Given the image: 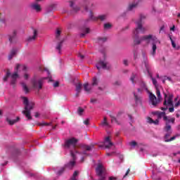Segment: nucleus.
<instances>
[{
    "label": "nucleus",
    "instance_id": "nucleus-15",
    "mask_svg": "<svg viewBox=\"0 0 180 180\" xmlns=\"http://www.w3.org/2000/svg\"><path fill=\"white\" fill-rule=\"evenodd\" d=\"M36 39H37V30L34 29L33 30V35L28 37L27 40V41H34V40H36Z\"/></svg>",
    "mask_w": 180,
    "mask_h": 180
},
{
    "label": "nucleus",
    "instance_id": "nucleus-57",
    "mask_svg": "<svg viewBox=\"0 0 180 180\" xmlns=\"http://www.w3.org/2000/svg\"><path fill=\"white\" fill-rule=\"evenodd\" d=\"M116 179H117L116 177H113V176L109 177V180H116Z\"/></svg>",
    "mask_w": 180,
    "mask_h": 180
},
{
    "label": "nucleus",
    "instance_id": "nucleus-60",
    "mask_svg": "<svg viewBox=\"0 0 180 180\" xmlns=\"http://www.w3.org/2000/svg\"><path fill=\"white\" fill-rule=\"evenodd\" d=\"M35 117H39V113L37 112V113L35 114Z\"/></svg>",
    "mask_w": 180,
    "mask_h": 180
},
{
    "label": "nucleus",
    "instance_id": "nucleus-47",
    "mask_svg": "<svg viewBox=\"0 0 180 180\" xmlns=\"http://www.w3.org/2000/svg\"><path fill=\"white\" fill-rule=\"evenodd\" d=\"M129 174H130V169H128L125 173V175L123 176V178H126L127 176V175H129Z\"/></svg>",
    "mask_w": 180,
    "mask_h": 180
},
{
    "label": "nucleus",
    "instance_id": "nucleus-53",
    "mask_svg": "<svg viewBox=\"0 0 180 180\" xmlns=\"http://www.w3.org/2000/svg\"><path fill=\"white\" fill-rule=\"evenodd\" d=\"M11 84V85H15L16 84V79H12Z\"/></svg>",
    "mask_w": 180,
    "mask_h": 180
},
{
    "label": "nucleus",
    "instance_id": "nucleus-21",
    "mask_svg": "<svg viewBox=\"0 0 180 180\" xmlns=\"http://www.w3.org/2000/svg\"><path fill=\"white\" fill-rule=\"evenodd\" d=\"M8 40L10 43L16 42V31H14L13 32V34L9 36Z\"/></svg>",
    "mask_w": 180,
    "mask_h": 180
},
{
    "label": "nucleus",
    "instance_id": "nucleus-26",
    "mask_svg": "<svg viewBox=\"0 0 180 180\" xmlns=\"http://www.w3.org/2000/svg\"><path fill=\"white\" fill-rule=\"evenodd\" d=\"M134 8H136V1H134L129 4L127 11H133V9H134Z\"/></svg>",
    "mask_w": 180,
    "mask_h": 180
},
{
    "label": "nucleus",
    "instance_id": "nucleus-3",
    "mask_svg": "<svg viewBox=\"0 0 180 180\" xmlns=\"http://www.w3.org/2000/svg\"><path fill=\"white\" fill-rule=\"evenodd\" d=\"M143 40H146L148 43H152V52L151 55L155 56V51L157 50V44L160 43L158 39L155 37H153V35H146L143 38L136 37V44H140Z\"/></svg>",
    "mask_w": 180,
    "mask_h": 180
},
{
    "label": "nucleus",
    "instance_id": "nucleus-62",
    "mask_svg": "<svg viewBox=\"0 0 180 180\" xmlns=\"http://www.w3.org/2000/svg\"><path fill=\"white\" fill-rule=\"evenodd\" d=\"M167 80L171 81V77H167Z\"/></svg>",
    "mask_w": 180,
    "mask_h": 180
},
{
    "label": "nucleus",
    "instance_id": "nucleus-63",
    "mask_svg": "<svg viewBox=\"0 0 180 180\" xmlns=\"http://www.w3.org/2000/svg\"><path fill=\"white\" fill-rule=\"evenodd\" d=\"M71 180H77V178H71Z\"/></svg>",
    "mask_w": 180,
    "mask_h": 180
},
{
    "label": "nucleus",
    "instance_id": "nucleus-17",
    "mask_svg": "<svg viewBox=\"0 0 180 180\" xmlns=\"http://www.w3.org/2000/svg\"><path fill=\"white\" fill-rule=\"evenodd\" d=\"M19 120H20V117H17L15 120H11L9 118H6V122L8 123V124H10V126H13V124H15V123H18Z\"/></svg>",
    "mask_w": 180,
    "mask_h": 180
},
{
    "label": "nucleus",
    "instance_id": "nucleus-4",
    "mask_svg": "<svg viewBox=\"0 0 180 180\" xmlns=\"http://www.w3.org/2000/svg\"><path fill=\"white\" fill-rule=\"evenodd\" d=\"M174 95L172 94H169L168 96H167V94H165V101H164V108H162L161 110H167V109H168L169 108V112H170V113H172V112H174L175 110V109L174 108Z\"/></svg>",
    "mask_w": 180,
    "mask_h": 180
},
{
    "label": "nucleus",
    "instance_id": "nucleus-2",
    "mask_svg": "<svg viewBox=\"0 0 180 180\" xmlns=\"http://www.w3.org/2000/svg\"><path fill=\"white\" fill-rule=\"evenodd\" d=\"M77 143H78V139L72 137L71 139L65 140L64 143L65 148H67L68 150H70L71 157L74 160H75V153H78V150H77V148H78Z\"/></svg>",
    "mask_w": 180,
    "mask_h": 180
},
{
    "label": "nucleus",
    "instance_id": "nucleus-30",
    "mask_svg": "<svg viewBox=\"0 0 180 180\" xmlns=\"http://www.w3.org/2000/svg\"><path fill=\"white\" fill-rule=\"evenodd\" d=\"M69 2L70 4V6L71 8H72V9H73V11H75V12H77V11L79 10V7H78V6L73 7L74 6V2L72 1H70Z\"/></svg>",
    "mask_w": 180,
    "mask_h": 180
},
{
    "label": "nucleus",
    "instance_id": "nucleus-10",
    "mask_svg": "<svg viewBox=\"0 0 180 180\" xmlns=\"http://www.w3.org/2000/svg\"><path fill=\"white\" fill-rule=\"evenodd\" d=\"M21 68L22 71H27V66L25 65L17 64L15 67V72L11 75L12 79H16L19 78V75L18 74V70Z\"/></svg>",
    "mask_w": 180,
    "mask_h": 180
},
{
    "label": "nucleus",
    "instance_id": "nucleus-14",
    "mask_svg": "<svg viewBox=\"0 0 180 180\" xmlns=\"http://www.w3.org/2000/svg\"><path fill=\"white\" fill-rule=\"evenodd\" d=\"M80 30L82 32V33L80 34V37H85V35L88 34V33H89V32H91L89 28H88L86 27H83L80 28Z\"/></svg>",
    "mask_w": 180,
    "mask_h": 180
},
{
    "label": "nucleus",
    "instance_id": "nucleus-56",
    "mask_svg": "<svg viewBox=\"0 0 180 180\" xmlns=\"http://www.w3.org/2000/svg\"><path fill=\"white\" fill-rule=\"evenodd\" d=\"M78 56L81 58V60H84V58H85V56L81 53H79Z\"/></svg>",
    "mask_w": 180,
    "mask_h": 180
},
{
    "label": "nucleus",
    "instance_id": "nucleus-22",
    "mask_svg": "<svg viewBox=\"0 0 180 180\" xmlns=\"http://www.w3.org/2000/svg\"><path fill=\"white\" fill-rule=\"evenodd\" d=\"M16 53H18V50L16 49H13L8 55V60H12V58L16 56Z\"/></svg>",
    "mask_w": 180,
    "mask_h": 180
},
{
    "label": "nucleus",
    "instance_id": "nucleus-54",
    "mask_svg": "<svg viewBox=\"0 0 180 180\" xmlns=\"http://www.w3.org/2000/svg\"><path fill=\"white\" fill-rule=\"evenodd\" d=\"M24 78H25V79H29V74L25 73L24 74Z\"/></svg>",
    "mask_w": 180,
    "mask_h": 180
},
{
    "label": "nucleus",
    "instance_id": "nucleus-49",
    "mask_svg": "<svg viewBox=\"0 0 180 180\" xmlns=\"http://www.w3.org/2000/svg\"><path fill=\"white\" fill-rule=\"evenodd\" d=\"M76 176H78V171H75L73 173L72 177V178H75Z\"/></svg>",
    "mask_w": 180,
    "mask_h": 180
},
{
    "label": "nucleus",
    "instance_id": "nucleus-41",
    "mask_svg": "<svg viewBox=\"0 0 180 180\" xmlns=\"http://www.w3.org/2000/svg\"><path fill=\"white\" fill-rule=\"evenodd\" d=\"M61 34V30H60L59 29H58L56 30V39H60V36Z\"/></svg>",
    "mask_w": 180,
    "mask_h": 180
},
{
    "label": "nucleus",
    "instance_id": "nucleus-5",
    "mask_svg": "<svg viewBox=\"0 0 180 180\" xmlns=\"http://www.w3.org/2000/svg\"><path fill=\"white\" fill-rule=\"evenodd\" d=\"M23 103L25 105V110L22 111L25 117H27L29 120H32V115H30V111L34 108V103H29V100L26 97H23Z\"/></svg>",
    "mask_w": 180,
    "mask_h": 180
},
{
    "label": "nucleus",
    "instance_id": "nucleus-33",
    "mask_svg": "<svg viewBox=\"0 0 180 180\" xmlns=\"http://www.w3.org/2000/svg\"><path fill=\"white\" fill-rule=\"evenodd\" d=\"M10 77H11V71L8 70L6 72V76L3 79V81H4V82H6V81H8V78H9Z\"/></svg>",
    "mask_w": 180,
    "mask_h": 180
},
{
    "label": "nucleus",
    "instance_id": "nucleus-44",
    "mask_svg": "<svg viewBox=\"0 0 180 180\" xmlns=\"http://www.w3.org/2000/svg\"><path fill=\"white\" fill-rule=\"evenodd\" d=\"M84 124H85L86 126H88V124H89V118H87L86 120H85L84 121Z\"/></svg>",
    "mask_w": 180,
    "mask_h": 180
},
{
    "label": "nucleus",
    "instance_id": "nucleus-31",
    "mask_svg": "<svg viewBox=\"0 0 180 180\" xmlns=\"http://www.w3.org/2000/svg\"><path fill=\"white\" fill-rule=\"evenodd\" d=\"M21 85H22V86L23 91H24L26 94H29V87H27V85H26L24 82L21 83Z\"/></svg>",
    "mask_w": 180,
    "mask_h": 180
},
{
    "label": "nucleus",
    "instance_id": "nucleus-50",
    "mask_svg": "<svg viewBox=\"0 0 180 180\" xmlns=\"http://www.w3.org/2000/svg\"><path fill=\"white\" fill-rule=\"evenodd\" d=\"M123 64H124V65L127 66V65H129V61L125 59L123 60Z\"/></svg>",
    "mask_w": 180,
    "mask_h": 180
},
{
    "label": "nucleus",
    "instance_id": "nucleus-9",
    "mask_svg": "<svg viewBox=\"0 0 180 180\" xmlns=\"http://www.w3.org/2000/svg\"><path fill=\"white\" fill-rule=\"evenodd\" d=\"M96 67L97 70H101V68H103V70H110V65H109V63L106 60H99L96 64Z\"/></svg>",
    "mask_w": 180,
    "mask_h": 180
},
{
    "label": "nucleus",
    "instance_id": "nucleus-61",
    "mask_svg": "<svg viewBox=\"0 0 180 180\" xmlns=\"http://www.w3.org/2000/svg\"><path fill=\"white\" fill-rule=\"evenodd\" d=\"M162 30H164V26L161 27V28H160V32Z\"/></svg>",
    "mask_w": 180,
    "mask_h": 180
},
{
    "label": "nucleus",
    "instance_id": "nucleus-36",
    "mask_svg": "<svg viewBox=\"0 0 180 180\" xmlns=\"http://www.w3.org/2000/svg\"><path fill=\"white\" fill-rule=\"evenodd\" d=\"M113 86H120L122 85V82L120 80H116L112 83Z\"/></svg>",
    "mask_w": 180,
    "mask_h": 180
},
{
    "label": "nucleus",
    "instance_id": "nucleus-7",
    "mask_svg": "<svg viewBox=\"0 0 180 180\" xmlns=\"http://www.w3.org/2000/svg\"><path fill=\"white\" fill-rule=\"evenodd\" d=\"M44 79H46V77H42L40 79H36L34 78L32 79V84L33 88L34 89H37L38 91H40V89H43V84H44Z\"/></svg>",
    "mask_w": 180,
    "mask_h": 180
},
{
    "label": "nucleus",
    "instance_id": "nucleus-32",
    "mask_svg": "<svg viewBox=\"0 0 180 180\" xmlns=\"http://www.w3.org/2000/svg\"><path fill=\"white\" fill-rule=\"evenodd\" d=\"M94 144H91L90 146H83V148L86 151H91V150H92L94 148Z\"/></svg>",
    "mask_w": 180,
    "mask_h": 180
},
{
    "label": "nucleus",
    "instance_id": "nucleus-51",
    "mask_svg": "<svg viewBox=\"0 0 180 180\" xmlns=\"http://www.w3.org/2000/svg\"><path fill=\"white\" fill-rule=\"evenodd\" d=\"M130 146H131L132 147H136V141H134L131 143H129Z\"/></svg>",
    "mask_w": 180,
    "mask_h": 180
},
{
    "label": "nucleus",
    "instance_id": "nucleus-16",
    "mask_svg": "<svg viewBox=\"0 0 180 180\" xmlns=\"http://www.w3.org/2000/svg\"><path fill=\"white\" fill-rule=\"evenodd\" d=\"M105 148H110L113 146V143L110 141V137L107 136L105 139Z\"/></svg>",
    "mask_w": 180,
    "mask_h": 180
},
{
    "label": "nucleus",
    "instance_id": "nucleus-18",
    "mask_svg": "<svg viewBox=\"0 0 180 180\" xmlns=\"http://www.w3.org/2000/svg\"><path fill=\"white\" fill-rule=\"evenodd\" d=\"M131 39L132 44H131V46L132 47V49H134V47H136V30H134L132 31Z\"/></svg>",
    "mask_w": 180,
    "mask_h": 180
},
{
    "label": "nucleus",
    "instance_id": "nucleus-37",
    "mask_svg": "<svg viewBox=\"0 0 180 180\" xmlns=\"http://www.w3.org/2000/svg\"><path fill=\"white\" fill-rule=\"evenodd\" d=\"M106 15H98L97 17V19H99V20H101L102 22H103V20H106Z\"/></svg>",
    "mask_w": 180,
    "mask_h": 180
},
{
    "label": "nucleus",
    "instance_id": "nucleus-11",
    "mask_svg": "<svg viewBox=\"0 0 180 180\" xmlns=\"http://www.w3.org/2000/svg\"><path fill=\"white\" fill-rule=\"evenodd\" d=\"M149 101L150 103H152L153 106H157V103H158V100H157V97L155 95L153 94V93L149 92Z\"/></svg>",
    "mask_w": 180,
    "mask_h": 180
},
{
    "label": "nucleus",
    "instance_id": "nucleus-27",
    "mask_svg": "<svg viewBox=\"0 0 180 180\" xmlns=\"http://www.w3.org/2000/svg\"><path fill=\"white\" fill-rule=\"evenodd\" d=\"M67 168V165H65L62 167L58 171V175H63L64 172H65V169Z\"/></svg>",
    "mask_w": 180,
    "mask_h": 180
},
{
    "label": "nucleus",
    "instance_id": "nucleus-35",
    "mask_svg": "<svg viewBox=\"0 0 180 180\" xmlns=\"http://www.w3.org/2000/svg\"><path fill=\"white\" fill-rule=\"evenodd\" d=\"M101 126H109V123H108V119L106 117H104L103 121L101 122Z\"/></svg>",
    "mask_w": 180,
    "mask_h": 180
},
{
    "label": "nucleus",
    "instance_id": "nucleus-52",
    "mask_svg": "<svg viewBox=\"0 0 180 180\" xmlns=\"http://www.w3.org/2000/svg\"><path fill=\"white\" fill-rule=\"evenodd\" d=\"M60 85V83L58 82H56L53 84V87L57 88Z\"/></svg>",
    "mask_w": 180,
    "mask_h": 180
},
{
    "label": "nucleus",
    "instance_id": "nucleus-38",
    "mask_svg": "<svg viewBox=\"0 0 180 180\" xmlns=\"http://www.w3.org/2000/svg\"><path fill=\"white\" fill-rule=\"evenodd\" d=\"M111 27H112V24L109 22L104 24V29H105L106 30L110 29Z\"/></svg>",
    "mask_w": 180,
    "mask_h": 180
},
{
    "label": "nucleus",
    "instance_id": "nucleus-13",
    "mask_svg": "<svg viewBox=\"0 0 180 180\" xmlns=\"http://www.w3.org/2000/svg\"><path fill=\"white\" fill-rule=\"evenodd\" d=\"M30 7L31 8V9L36 11V12H40V11H41V6H40V5L37 4V3L31 4L30 5Z\"/></svg>",
    "mask_w": 180,
    "mask_h": 180
},
{
    "label": "nucleus",
    "instance_id": "nucleus-43",
    "mask_svg": "<svg viewBox=\"0 0 180 180\" xmlns=\"http://www.w3.org/2000/svg\"><path fill=\"white\" fill-rule=\"evenodd\" d=\"M169 39L172 41V46L173 49H176V44H175V42L174 41L172 38L171 37H169Z\"/></svg>",
    "mask_w": 180,
    "mask_h": 180
},
{
    "label": "nucleus",
    "instance_id": "nucleus-39",
    "mask_svg": "<svg viewBox=\"0 0 180 180\" xmlns=\"http://www.w3.org/2000/svg\"><path fill=\"white\" fill-rule=\"evenodd\" d=\"M89 20H95V18H94V13H92V11H90L89 19H87L86 22H89Z\"/></svg>",
    "mask_w": 180,
    "mask_h": 180
},
{
    "label": "nucleus",
    "instance_id": "nucleus-42",
    "mask_svg": "<svg viewBox=\"0 0 180 180\" xmlns=\"http://www.w3.org/2000/svg\"><path fill=\"white\" fill-rule=\"evenodd\" d=\"M134 79H136V75L134 73H132L130 81L132 82V84H134Z\"/></svg>",
    "mask_w": 180,
    "mask_h": 180
},
{
    "label": "nucleus",
    "instance_id": "nucleus-1",
    "mask_svg": "<svg viewBox=\"0 0 180 180\" xmlns=\"http://www.w3.org/2000/svg\"><path fill=\"white\" fill-rule=\"evenodd\" d=\"M153 114L156 115L158 116V119H162V117L163 120H165V122H166V126L164 129V131L167 134H166L165 136V141L168 142V141H172L175 140V139H176V136H172L169 139H167L168 137H169V134H171V133H172L170 124H171V123H172V124H174V123L175 122V118L165 115V112L156 111V112H153Z\"/></svg>",
    "mask_w": 180,
    "mask_h": 180
},
{
    "label": "nucleus",
    "instance_id": "nucleus-8",
    "mask_svg": "<svg viewBox=\"0 0 180 180\" xmlns=\"http://www.w3.org/2000/svg\"><path fill=\"white\" fill-rule=\"evenodd\" d=\"M142 19H146V15H140V20L136 23V33H144V32H146V28L143 27V22L141 21Z\"/></svg>",
    "mask_w": 180,
    "mask_h": 180
},
{
    "label": "nucleus",
    "instance_id": "nucleus-48",
    "mask_svg": "<svg viewBox=\"0 0 180 180\" xmlns=\"http://www.w3.org/2000/svg\"><path fill=\"white\" fill-rule=\"evenodd\" d=\"M111 122H115V123H117V119H116L115 117H111Z\"/></svg>",
    "mask_w": 180,
    "mask_h": 180
},
{
    "label": "nucleus",
    "instance_id": "nucleus-40",
    "mask_svg": "<svg viewBox=\"0 0 180 180\" xmlns=\"http://www.w3.org/2000/svg\"><path fill=\"white\" fill-rule=\"evenodd\" d=\"M77 113L78 115H79V116H82V113H84V109L81 107H79L77 110Z\"/></svg>",
    "mask_w": 180,
    "mask_h": 180
},
{
    "label": "nucleus",
    "instance_id": "nucleus-19",
    "mask_svg": "<svg viewBox=\"0 0 180 180\" xmlns=\"http://www.w3.org/2000/svg\"><path fill=\"white\" fill-rule=\"evenodd\" d=\"M76 86V96H79V94L81 93V89H82V84L80 82L75 84Z\"/></svg>",
    "mask_w": 180,
    "mask_h": 180
},
{
    "label": "nucleus",
    "instance_id": "nucleus-34",
    "mask_svg": "<svg viewBox=\"0 0 180 180\" xmlns=\"http://www.w3.org/2000/svg\"><path fill=\"white\" fill-rule=\"evenodd\" d=\"M98 83H99V81L98 80V79H96V77H94L91 86H96Z\"/></svg>",
    "mask_w": 180,
    "mask_h": 180
},
{
    "label": "nucleus",
    "instance_id": "nucleus-28",
    "mask_svg": "<svg viewBox=\"0 0 180 180\" xmlns=\"http://www.w3.org/2000/svg\"><path fill=\"white\" fill-rule=\"evenodd\" d=\"M63 43H64V41H60L58 43L56 46V50L59 51V53H61V48L63 47Z\"/></svg>",
    "mask_w": 180,
    "mask_h": 180
},
{
    "label": "nucleus",
    "instance_id": "nucleus-46",
    "mask_svg": "<svg viewBox=\"0 0 180 180\" xmlns=\"http://www.w3.org/2000/svg\"><path fill=\"white\" fill-rule=\"evenodd\" d=\"M51 123L43 122L41 124V126H51Z\"/></svg>",
    "mask_w": 180,
    "mask_h": 180
},
{
    "label": "nucleus",
    "instance_id": "nucleus-20",
    "mask_svg": "<svg viewBox=\"0 0 180 180\" xmlns=\"http://www.w3.org/2000/svg\"><path fill=\"white\" fill-rule=\"evenodd\" d=\"M84 88L85 92H86L87 94H91V91H92V86L89 85L88 82L84 84Z\"/></svg>",
    "mask_w": 180,
    "mask_h": 180
},
{
    "label": "nucleus",
    "instance_id": "nucleus-6",
    "mask_svg": "<svg viewBox=\"0 0 180 180\" xmlns=\"http://www.w3.org/2000/svg\"><path fill=\"white\" fill-rule=\"evenodd\" d=\"M145 67L146 68V71L148 74V75L150 76V79L152 80V82L153 85L155 87L156 89V95L158 96V101H161V91H160L158 83L157 82V79L153 77V75H151V73L150 72V68L148 67V64L147 63H145Z\"/></svg>",
    "mask_w": 180,
    "mask_h": 180
},
{
    "label": "nucleus",
    "instance_id": "nucleus-55",
    "mask_svg": "<svg viewBox=\"0 0 180 180\" xmlns=\"http://www.w3.org/2000/svg\"><path fill=\"white\" fill-rule=\"evenodd\" d=\"M96 98H91V101H90V102L91 103H96Z\"/></svg>",
    "mask_w": 180,
    "mask_h": 180
},
{
    "label": "nucleus",
    "instance_id": "nucleus-12",
    "mask_svg": "<svg viewBox=\"0 0 180 180\" xmlns=\"http://www.w3.org/2000/svg\"><path fill=\"white\" fill-rule=\"evenodd\" d=\"M137 84L139 85L140 89H138V92H143V91H147V86H146V84H144V82H137Z\"/></svg>",
    "mask_w": 180,
    "mask_h": 180
},
{
    "label": "nucleus",
    "instance_id": "nucleus-23",
    "mask_svg": "<svg viewBox=\"0 0 180 180\" xmlns=\"http://www.w3.org/2000/svg\"><path fill=\"white\" fill-rule=\"evenodd\" d=\"M92 5H94V4H92V2H91L88 0L85 1V7H84L85 11H86V12H88V11H89V9L91 8V6H92Z\"/></svg>",
    "mask_w": 180,
    "mask_h": 180
},
{
    "label": "nucleus",
    "instance_id": "nucleus-64",
    "mask_svg": "<svg viewBox=\"0 0 180 180\" xmlns=\"http://www.w3.org/2000/svg\"><path fill=\"white\" fill-rule=\"evenodd\" d=\"M143 150H144V149H143V148H140V150H141V152H143Z\"/></svg>",
    "mask_w": 180,
    "mask_h": 180
},
{
    "label": "nucleus",
    "instance_id": "nucleus-45",
    "mask_svg": "<svg viewBox=\"0 0 180 180\" xmlns=\"http://www.w3.org/2000/svg\"><path fill=\"white\" fill-rule=\"evenodd\" d=\"M167 78H168V77H167V76H165L162 78V82L163 84H165V81L167 80Z\"/></svg>",
    "mask_w": 180,
    "mask_h": 180
},
{
    "label": "nucleus",
    "instance_id": "nucleus-25",
    "mask_svg": "<svg viewBox=\"0 0 180 180\" xmlns=\"http://www.w3.org/2000/svg\"><path fill=\"white\" fill-rule=\"evenodd\" d=\"M107 40H108V38L106 37H98L96 41L99 44H102V43H105V41H107Z\"/></svg>",
    "mask_w": 180,
    "mask_h": 180
},
{
    "label": "nucleus",
    "instance_id": "nucleus-58",
    "mask_svg": "<svg viewBox=\"0 0 180 180\" xmlns=\"http://www.w3.org/2000/svg\"><path fill=\"white\" fill-rule=\"evenodd\" d=\"M81 154H83V155H86V150L82 152Z\"/></svg>",
    "mask_w": 180,
    "mask_h": 180
},
{
    "label": "nucleus",
    "instance_id": "nucleus-29",
    "mask_svg": "<svg viewBox=\"0 0 180 180\" xmlns=\"http://www.w3.org/2000/svg\"><path fill=\"white\" fill-rule=\"evenodd\" d=\"M72 161H70L68 165H65L67 167H74V165H75V160H77V158L75 157V159L74 158H72Z\"/></svg>",
    "mask_w": 180,
    "mask_h": 180
},
{
    "label": "nucleus",
    "instance_id": "nucleus-24",
    "mask_svg": "<svg viewBox=\"0 0 180 180\" xmlns=\"http://www.w3.org/2000/svg\"><path fill=\"white\" fill-rule=\"evenodd\" d=\"M147 122L148 123H150V124H158V123H160V121H158V120H153L150 117L147 118Z\"/></svg>",
    "mask_w": 180,
    "mask_h": 180
},
{
    "label": "nucleus",
    "instance_id": "nucleus-59",
    "mask_svg": "<svg viewBox=\"0 0 180 180\" xmlns=\"http://www.w3.org/2000/svg\"><path fill=\"white\" fill-rule=\"evenodd\" d=\"M170 30L174 32V30H175V25H173V27L170 28Z\"/></svg>",
    "mask_w": 180,
    "mask_h": 180
}]
</instances>
